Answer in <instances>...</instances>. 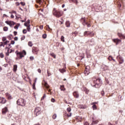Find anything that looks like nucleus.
<instances>
[{
    "mask_svg": "<svg viewBox=\"0 0 125 125\" xmlns=\"http://www.w3.org/2000/svg\"><path fill=\"white\" fill-rule=\"evenodd\" d=\"M93 81V83H91V85L92 86H93L94 87H96V88H98L99 87H100L101 86V83H102V81L100 79H96L95 77H93L92 78Z\"/></svg>",
    "mask_w": 125,
    "mask_h": 125,
    "instance_id": "1",
    "label": "nucleus"
},
{
    "mask_svg": "<svg viewBox=\"0 0 125 125\" xmlns=\"http://www.w3.org/2000/svg\"><path fill=\"white\" fill-rule=\"evenodd\" d=\"M53 14L54 16H56V17L59 18V17L62 16V12L58 11L56 10V9L54 8L53 10Z\"/></svg>",
    "mask_w": 125,
    "mask_h": 125,
    "instance_id": "2",
    "label": "nucleus"
},
{
    "mask_svg": "<svg viewBox=\"0 0 125 125\" xmlns=\"http://www.w3.org/2000/svg\"><path fill=\"white\" fill-rule=\"evenodd\" d=\"M17 104L18 105H20L21 106H22V107L25 106L26 105V103L25 102V101L23 99H19L17 101Z\"/></svg>",
    "mask_w": 125,
    "mask_h": 125,
    "instance_id": "3",
    "label": "nucleus"
},
{
    "mask_svg": "<svg viewBox=\"0 0 125 125\" xmlns=\"http://www.w3.org/2000/svg\"><path fill=\"white\" fill-rule=\"evenodd\" d=\"M41 113H42V109L41 108V107H36L34 110L35 115H36V116H39V115H40Z\"/></svg>",
    "mask_w": 125,
    "mask_h": 125,
    "instance_id": "4",
    "label": "nucleus"
},
{
    "mask_svg": "<svg viewBox=\"0 0 125 125\" xmlns=\"http://www.w3.org/2000/svg\"><path fill=\"white\" fill-rule=\"evenodd\" d=\"M16 53L17 56L19 59H22V58H23V57H24V55H23L22 54L21 52H18V51H16Z\"/></svg>",
    "mask_w": 125,
    "mask_h": 125,
    "instance_id": "5",
    "label": "nucleus"
},
{
    "mask_svg": "<svg viewBox=\"0 0 125 125\" xmlns=\"http://www.w3.org/2000/svg\"><path fill=\"white\" fill-rule=\"evenodd\" d=\"M117 58L120 64H123V63H124V59L123 58V57H122L121 56H118V57H117Z\"/></svg>",
    "mask_w": 125,
    "mask_h": 125,
    "instance_id": "6",
    "label": "nucleus"
},
{
    "mask_svg": "<svg viewBox=\"0 0 125 125\" xmlns=\"http://www.w3.org/2000/svg\"><path fill=\"white\" fill-rule=\"evenodd\" d=\"M6 24H7V25H9L10 26L12 27V25H15V22H14L13 21H5Z\"/></svg>",
    "mask_w": 125,
    "mask_h": 125,
    "instance_id": "7",
    "label": "nucleus"
},
{
    "mask_svg": "<svg viewBox=\"0 0 125 125\" xmlns=\"http://www.w3.org/2000/svg\"><path fill=\"white\" fill-rule=\"evenodd\" d=\"M6 103V100L3 97H0V103L1 104H5Z\"/></svg>",
    "mask_w": 125,
    "mask_h": 125,
    "instance_id": "8",
    "label": "nucleus"
},
{
    "mask_svg": "<svg viewBox=\"0 0 125 125\" xmlns=\"http://www.w3.org/2000/svg\"><path fill=\"white\" fill-rule=\"evenodd\" d=\"M73 94L75 98H79L80 97V94H79V92L78 91H74Z\"/></svg>",
    "mask_w": 125,
    "mask_h": 125,
    "instance_id": "9",
    "label": "nucleus"
},
{
    "mask_svg": "<svg viewBox=\"0 0 125 125\" xmlns=\"http://www.w3.org/2000/svg\"><path fill=\"white\" fill-rule=\"evenodd\" d=\"M7 111L8 110L7 109V107H5L2 109V115H5L6 114Z\"/></svg>",
    "mask_w": 125,
    "mask_h": 125,
    "instance_id": "10",
    "label": "nucleus"
},
{
    "mask_svg": "<svg viewBox=\"0 0 125 125\" xmlns=\"http://www.w3.org/2000/svg\"><path fill=\"white\" fill-rule=\"evenodd\" d=\"M112 41L114 42H115L117 45L119 44V42H121V40L118 39H113Z\"/></svg>",
    "mask_w": 125,
    "mask_h": 125,
    "instance_id": "11",
    "label": "nucleus"
},
{
    "mask_svg": "<svg viewBox=\"0 0 125 125\" xmlns=\"http://www.w3.org/2000/svg\"><path fill=\"white\" fill-rule=\"evenodd\" d=\"M118 35L119 36V37L120 38V39H123V40H125V36L124 35V34H122V33H118Z\"/></svg>",
    "mask_w": 125,
    "mask_h": 125,
    "instance_id": "12",
    "label": "nucleus"
},
{
    "mask_svg": "<svg viewBox=\"0 0 125 125\" xmlns=\"http://www.w3.org/2000/svg\"><path fill=\"white\" fill-rule=\"evenodd\" d=\"M65 26L66 27H67V28H69L70 27V21H67L66 22H65Z\"/></svg>",
    "mask_w": 125,
    "mask_h": 125,
    "instance_id": "13",
    "label": "nucleus"
},
{
    "mask_svg": "<svg viewBox=\"0 0 125 125\" xmlns=\"http://www.w3.org/2000/svg\"><path fill=\"white\" fill-rule=\"evenodd\" d=\"M83 26L87 25V27H88V28L90 27V24L88 23V22H86V21H85V22H83Z\"/></svg>",
    "mask_w": 125,
    "mask_h": 125,
    "instance_id": "14",
    "label": "nucleus"
},
{
    "mask_svg": "<svg viewBox=\"0 0 125 125\" xmlns=\"http://www.w3.org/2000/svg\"><path fill=\"white\" fill-rule=\"evenodd\" d=\"M32 51L33 52H37V51H39V49L36 47H33Z\"/></svg>",
    "mask_w": 125,
    "mask_h": 125,
    "instance_id": "15",
    "label": "nucleus"
},
{
    "mask_svg": "<svg viewBox=\"0 0 125 125\" xmlns=\"http://www.w3.org/2000/svg\"><path fill=\"white\" fill-rule=\"evenodd\" d=\"M6 96L7 97L8 99H11L12 96L8 93H6Z\"/></svg>",
    "mask_w": 125,
    "mask_h": 125,
    "instance_id": "16",
    "label": "nucleus"
},
{
    "mask_svg": "<svg viewBox=\"0 0 125 125\" xmlns=\"http://www.w3.org/2000/svg\"><path fill=\"white\" fill-rule=\"evenodd\" d=\"M84 74L85 75V76H88L89 74V71L85 70L84 71Z\"/></svg>",
    "mask_w": 125,
    "mask_h": 125,
    "instance_id": "17",
    "label": "nucleus"
},
{
    "mask_svg": "<svg viewBox=\"0 0 125 125\" xmlns=\"http://www.w3.org/2000/svg\"><path fill=\"white\" fill-rule=\"evenodd\" d=\"M28 45L29 46H30V47H32L33 46V43L32 42L30 41L28 42Z\"/></svg>",
    "mask_w": 125,
    "mask_h": 125,
    "instance_id": "18",
    "label": "nucleus"
},
{
    "mask_svg": "<svg viewBox=\"0 0 125 125\" xmlns=\"http://www.w3.org/2000/svg\"><path fill=\"white\" fill-rule=\"evenodd\" d=\"M44 86L45 87H46V88H49V85H48V84H47V83L46 82L44 83Z\"/></svg>",
    "mask_w": 125,
    "mask_h": 125,
    "instance_id": "19",
    "label": "nucleus"
},
{
    "mask_svg": "<svg viewBox=\"0 0 125 125\" xmlns=\"http://www.w3.org/2000/svg\"><path fill=\"white\" fill-rule=\"evenodd\" d=\"M3 31H4V32H7V31H8V27L4 26L3 27Z\"/></svg>",
    "mask_w": 125,
    "mask_h": 125,
    "instance_id": "20",
    "label": "nucleus"
},
{
    "mask_svg": "<svg viewBox=\"0 0 125 125\" xmlns=\"http://www.w3.org/2000/svg\"><path fill=\"white\" fill-rule=\"evenodd\" d=\"M60 89L61 90H62L63 91H64L65 90V88L64 87V85H61Z\"/></svg>",
    "mask_w": 125,
    "mask_h": 125,
    "instance_id": "21",
    "label": "nucleus"
},
{
    "mask_svg": "<svg viewBox=\"0 0 125 125\" xmlns=\"http://www.w3.org/2000/svg\"><path fill=\"white\" fill-rule=\"evenodd\" d=\"M13 69L14 72H16V71L17 70V65H14Z\"/></svg>",
    "mask_w": 125,
    "mask_h": 125,
    "instance_id": "22",
    "label": "nucleus"
},
{
    "mask_svg": "<svg viewBox=\"0 0 125 125\" xmlns=\"http://www.w3.org/2000/svg\"><path fill=\"white\" fill-rule=\"evenodd\" d=\"M85 21V19H84V18H82L81 19V22L82 23V24H83V23H84Z\"/></svg>",
    "mask_w": 125,
    "mask_h": 125,
    "instance_id": "23",
    "label": "nucleus"
},
{
    "mask_svg": "<svg viewBox=\"0 0 125 125\" xmlns=\"http://www.w3.org/2000/svg\"><path fill=\"white\" fill-rule=\"evenodd\" d=\"M90 69V67H89V66L87 65L85 67V70L89 71Z\"/></svg>",
    "mask_w": 125,
    "mask_h": 125,
    "instance_id": "24",
    "label": "nucleus"
},
{
    "mask_svg": "<svg viewBox=\"0 0 125 125\" xmlns=\"http://www.w3.org/2000/svg\"><path fill=\"white\" fill-rule=\"evenodd\" d=\"M64 36H62L61 37V41H62V42H65V40H64Z\"/></svg>",
    "mask_w": 125,
    "mask_h": 125,
    "instance_id": "25",
    "label": "nucleus"
},
{
    "mask_svg": "<svg viewBox=\"0 0 125 125\" xmlns=\"http://www.w3.org/2000/svg\"><path fill=\"white\" fill-rule=\"evenodd\" d=\"M45 97H46V96L45 95V94H44L42 97L41 98V101H42V100H44Z\"/></svg>",
    "mask_w": 125,
    "mask_h": 125,
    "instance_id": "26",
    "label": "nucleus"
},
{
    "mask_svg": "<svg viewBox=\"0 0 125 125\" xmlns=\"http://www.w3.org/2000/svg\"><path fill=\"white\" fill-rule=\"evenodd\" d=\"M92 108L93 110H96L97 109V106H96V105L93 104V105L92 106Z\"/></svg>",
    "mask_w": 125,
    "mask_h": 125,
    "instance_id": "27",
    "label": "nucleus"
},
{
    "mask_svg": "<svg viewBox=\"0 0 125 125\" xmlns=\"http://www.w3.org/2000/svg\"><path fill=\"white\" fill-rule=\"evenodd\" d=\"M52 118L53 119V120H55V119H56V118H57V115H56V114H55L53 115Z\"/></svg>",
    "mask_w": 125,
    "mask_h": 125,
    "instance_id": "28",
    "label": "nucleus"
},
{
    "mask_svg": "<svg viewBox=\"0 0 125 125\" xmlns=\"http://www.w3.org/2000/svg\"><path fill=\"white\" fill-rule=\"evenodd\" d=\"M50 55L51 56L53 57V58H56V56L55 55V54H54V53H51Z\"/></svg>",
    "mask_w": 125,
    "mask_h": 125,
    "instance_id": "29",
    "label": "nucleus"
},
{
    "mask_svg": "<svg viewBox=\"0 0 125 125\" xmlns=\"http://www.w3.org/2000/svg\"><path fill=\"white\" fill-rule=\"evenodd\" d=\"M47 35L46 34H44L42 35V38L43 39H46Z\"/></svg>",
    "mask_w": 125,
    "mask_h": 125,
    "instance_id": "30",
    "label": "nucleus"
},
{
    "mask_svg": "<svg viewBox=\"0 0 125 125\" xmlns=\"http://www.w3.org/2000/svg\"><path fill=\"white\" fill-rule=\"evenodd\" d=\"M37 2L38 3H39L40 4H42V0H37Z\"/></svg>",
    "mask_w": 125,
    "mask_h": 125,
    "instance_id": "31",
    "label": "nucleus"
},
{
    "mask_svg": "<svg viewBox=\"0 0 125 125\" xmlns=\"http://www.w3.org/2000/svg\"><path fill=\"white\" fill-rule=\"evenodd\" d=\"M47 73L48 77H50V76H51V73H50L48 70H47Z\"/></svg>",
    "mask_w": 125,
    "mask_h": 125,
    "instance_id": "32",
    "label": "nucleus"
},
{
    "mask_svg": "<svg viewBox=\"0 0 125 125\" xmlns=\"http://www.w3.org/2000/svg\"><path fill=\"white\" fill-rule=\"evenodd\" d=\"M32 86H33V89H36V83H33Z\"/></svg>",
    "mask_w": 125,
    "mask_h": 125,
    "instance_id": "33",
    "label": "nucleus"
},
{
    "mask_svg": "<svg viewBox=\"0 0 125 125\" xmlns=\"http://www.w3.org/2000/svg\"><path fill=\"white\" fill-rule=\"evenodd\" d=\"M88 31H85L84 32V36L85 37L86 36H88Z\"/></svg>",
    "mask_w": 125,
    "mask_h": 125,
    "instance_id": "34",
    "label": "nucleus"
},
{
    "mask_svg": "<svg viewBox=\"0 0 125 125\" xmlns=\"http://www.w3.org/2000/svg\"><path fill=\"white\" fill-rule=\"evenodd\" d=\"M31 25H29L28 26H27V30H28V32H30V30H31V28H30V26Z\"/></svg>",
    "mask_w": 125,
    "mask_h": 125,
    "instance_id": "35",
    "label": "nucleus"
},
{
    "mask_svg": "<svg viewBox=\"0 0 125 125\" xmlns=\"http://www.w3.org/2000/svg\"><path fill=\"white\" fill-rule=\"evenodd\" d=\"M22 55H23V54H24V55H26V54H27V53H26V51L25 50H23L22 52H21Z\"/></svg>",
    "mask_w": 125,
    "mask_h": 125,
    "instance_id": "36",
    "label": "nucleus"
},
{
    "mask_svg": "<svg viewBox=\"0 0 125 125\" xmlns=\"http://www.w3.org/2000/svg\"><path fill=\"white\" fill-rule=\"evenodd\" d=\"M60 72H61V73H65V70L64 69H60Z\"/></svg>",
    "mask_w": 125,
    "mask_h": 125,
    "instance_id": "37",
    "label": "nucleus"
},
{
    "mask_svg": "<svg viewBox=\"0 0 125 125\" xmlns=\"http://www.w3.org/2000/svg\"><path fill=\"white\" fill-rule=\"evenodd\" d=\"M9 41H6L4 42V45H6V44H7V43H9Z\"/></svg>",
    "mask_w": 125,
    "mask_h": 125,
    "instance_id": "38",
    "label": "nucleus"
},
{
    "mask_svg": "<svg viewBox=\"0 0 125 125\" xmlns=\"http://www.w3.org/2000/svg\"><path fill=\"white\" fill-rule=\"evenodd\" d=\"M3 42H1L0 43V47H1V46H3V47H4V45H3Z\"/></svg>",
    "mask_w": 125,
    "mask_h": 125,
    "instance_id": "39",
    "label": "nucleus"
},
{
    "mask_svg": "<svg viewBox=\"0 0 125 125\" xmlns=\"http://www.w3.org/2000/svg\"><path fill=\"white\" fill-rule=\"evenodd\" d=\"M89 92V90L87 89H85V93L86 94H88V93Z\"/></svg>",
    "mask_w": 125,
    "mask_h": 125,
    "instance_id": "40",
    "label": "nucleus"
},
{
    "mask_svg": "<svg viewBox=\"0 0 125 125\" xmlns=\"http://www.w3.org/2000/svg\"><path fill=\"white\" fill-rule=\"evenodd\" d=\"M25 38H26V37L25 36H23V37H22L21 39V41H24V40H25Z\"/></svg>",
    "mask_w": 125,
    "mask_h": 125,
    "instance_id": "41",
    "label": "nucleus"
},
{
    "mask_svg": "<svg viewBox=\"0 0 125 125\" xmlns=\"http://www.w3.org/2000/svg\"><path fill=\"white\" fill-rule=\"evenodd\" d=\"M67 112H71V108L68 107L67 108Z\"/></svg>",
    "mask_w": 125,
    "mask_h": 125,
    "instance_id": "42",
    "label": "nucleus"
},
{
    "mask_svg": "<svg viewBox=\"0 0 125 125\" xmlns=\"http://www.w3.org/2000/svg\"><path fill=\"white\" fill-rule=\"evenodd\" d=\"M4 57V56L3 55V54H2V53L0 54V57L1 58H3Z\"/></svg>",
    "mask_w": 125,
    "mask_h": 125,
    "instance_id": "43",
    "label": "nucleus"
},
{
    "mask_svg": "<svg viewBox=\"0 0 125 125\" xmlns=\"http://www.w3.org/2000/svg\"><path fill=\"white\" fill-rule=\"evenodd\" d=\"M21 4L22 5V6H25V3L24 2H21Z\"/></svg>",
    "mask_w": 125,
    "mask_h": 125,
    "instance_id": "44",
    "label": "nucleus"
},
{
    "mask_svg": "<svg viewBox=\"0 0 125 125\" xmlns=\"http://www.w3.org/2000/svg\"><path fill=\"white\" fill-rule=\"evenodd\" d=\"M2 42H5V41H6V38L3 37L2 39Z\"/></svg>",
    "mask_w": 125,
    "mask_h": 125,
    "instance_id": "45",
    "label": "nucleus"
},
{
    "mask_svg": "<svg viewBox=\"0 0 125 125\" xmlns=\"http://www.w3.org/2000/svg\"><path fill=\"white\" fill-rule=\"evenodd\" d=\"M22 33H23V34H26L27 31H26V29H23L22 31Z\"/></svg>",
    "mask_w": 125,
    "mask_h": 125,
    "instance_id": "46",
    "label": "nucleus"
},
{
    "mask_svg": "<svg viewBox=\"0 0 125 125\" xmlns=\"http://www.w3.org/2000/svg\"><path fill=\"white\" fill-rule=\"evenodd\" d=\"M101 94L102 96H104V94H105V92H104V91H102Z\"/></svg>",
    "mask_w": 125,
    "mask_h": 125,
    "instance_id": "47",
    "label": "nucleus"
},
{
    "mask_svg": "<svg viewBox=\"0 0 125 125\" xmlns=\"http://www.w3.org/2000/svg\"><path fill=\"white\" fill-rule=\"evenodd\" d=\"M51 102L54 103V102H55V99H54V98H52L51 99Z\"/></svg>",
    "mask_w": 125,
    "mask_h": 125,
    "instance_id": "48",
    "label": "nucleus"
},
{
    "mask_svg": "<svg viewBox=\"0 0 125 125\" xmlns=\"http://www.w3.org/2000/svg\"><path fill=\"white\" fill-rule=\"evenodd\" d=\"M18 28H19V26L16 25L14 26V29H16L17 30L18 29Z\"/></svg>",
    "mask_w": 125,
    "mask_h": 125,
    "instance_id": "49",
    "label": "nucleus"
},
{
    "mask_svg": "<svg viewBox=\"0 0 125 125\" xmlns=\"http://www.w3.org/2000/svg\"><path fill=\"white\" fill-rule=\"evenodd\" d=\"M15 43V42L14 41H11V44H14Z\"/></svg>",
    "mask_w": 125,
    "mask_h": 125,
    "instance_id": "50",
    "label": "nucleus"
},
{
    "mask_svg": "<svg viewBox=\"0 0 125 125\" xmlns=\"http://www.w3.org/2000/svg\"><path fill=\"white\" fill-rule=\"evenodd\" d=\"M26 23L27 24V25H30V20H27Z\"/></svg>",
    "mask_w": 125,
    "mask_h": 125,
    "instance_id": "51",
    "label": "nucleus"
},
{
    "mask_svg": "<svg viewBox=\"0 0 125 125\" xmlns=\"http://www.w3.org/2000/svg\"><path fill=\"white\" fill-rule=\"evenodd\" d=\"M40 29L41 30H42V29H43V25H41V26H40Z\"/></svg>",
    "mask_w": 125,
    "mask_h": 125,
    "instance_id": "52",
    "label": "nucleus"
},
{
    "mask_svg": "<svg viewBox=\"0 0 125 125\" xmlns=\"http://www.w3.org/2000/svg\"><path fill=\"white\" fill-rule=\"evenodd\" d=\"M24 25L25 27H27V26H29V25H28L27 23H26V22H25V23H24Z\"/></svg>",
    "mask_w": 125,
    "mask_h": 125,
    "instance_id": "53",
    "label": "nucleus"
},
{
    "mask_svg": "<svg viewBox=\"0 0 125 125\" xmlns=\"http://www.w3.org/2000/svg\"><path fill=\"white\" fill-rule=\"evenodd\" d=\"M18 87V88L20 90H21V91H23V89H22V88H20V87Z\"/></svg>",
    "mask_w": 125,
    "mask_h": 125,
    "instance_id": "54",
    "label": "nucleus"
},
{
    "mask_svg": "<svg viewBox=\"0 0 125 125\" xmlns=\"http://www.w3.org/2000/svg\"><path fill=\"white\" fill-rule=\"evenodd\" d=\"M84 125H89V124L88 122H85Z\"/></svg>",
    "mask_w": 125,
    "mask_h": 125,
    "instance_id": "55",
    "label": "nucleus"
},
{
    "mask_svg": "<svg viewBox=\"0 0 125 125\" xmlns=\"http://www.w3.org/2000/svg\"><path fill=\"white\" fill-rule=\"evenodd\" d=\"M30 60H31V61L34 60V57H33V56L30 57Z\"/></svg>",
    "mask_w": 125,
    "mask_h": 125,
    "instance_id": "56",
    "label": "nucleus"
},
{
    "mask_svg": "<svg viewBox=\"0 0 125 125\" xmlns=\"http://www.w3.org/2000/svg\"><path fill=\"white\" fill-rule=\"evenodd\" d=\"M72 1H73V2H75L77 3L78 2V0H71Z\"/></svg>",
    "mask_w": 125,
    "mask_h": 125,
    "instance_id": "57",
    "label": "nucleus"
},
{
    "mask_svg": "<svg viewBox=\"0 0 125 125\" xmlns=\"http://www.w3.org/2000/svg\"><path fill=\"white\" fill-rule=\"evenodd\" d=\"M14 40H15V41H18V37H15Z\"/></svg>",
    "mask_w": 125,
    "mask_h": 125,
    "instance_id": "58",
    "label": "nucleus"
},
{
    "mask_svg": "<svg viewBox=\"0 0 125 125\" xmlns=\"http://www.w3.org/2000/svg\"><path fill=\"white\" fill-rule=\"evenodd\" d=\"M38 72H39L40 73H42V70H41V69H38Z\"/></svg>",
    "mask_w": 125,
    "mask_h": 125,
    "instance_id": "59",
    "label": "nucleus"
},
{
    "mask_svg": "<svg viewBox=\"0 0 125 125\" xmlns=\"http://www.w3.org/2000/svg\"><path fill=\"white\" fill-rule=\"evenodd\" d=\"M72 116V113H69V114H67V117H71Z\"/></svg>",
    "mask_w": 125,
    "mask_h": 125,
    "instance_id": "60",
    "label": "nucleus"
},
{
    "mask_svg": "<svg viewBox=\"0 0 125 125\" xmlns=\"http://www.w3.org/2000/svg\"><path fill=\"white\" fill-rule=\"evenodd\" d=\"M14 36H16V35H17V31H14Z\"/></svg>",
    "mask_w": 125,
    "mask_h": 125,
    "instance_id": "61",
    "label": "nucleus"
},
{
    "mask_svg": "<svg viewBox=\"0 0 125 125\" xmlns=\"http://www.w3.org/2000/svg\"><path fill=\"white\" fill-rule=\"evenodd\" d=\"M46 27H48V29H49V30H52V29H51V28H50V27H49V25H46Z\"/></svg>",
    "mask_w": 125,
    "mask_h": 125,
    "instance_id": "62",
    "label": "nucleus"
},
{
    "mask_svg": "<svg viewBox=\"0 0 125 125\" xmlns=\"http://www.w3.org/2000/svg\"><path fill=\"white\" fill-rule=\"evenodd\" d=\"M9 53H6V56H9Z\"/></svg>",
    "mask_w": 125,
    "mask_h": 125,
    "instance_id": "63",
    "label": "nucleus"
},
{
    "mask_svg": "<svg viewBox=\"0 0 125 125\" xmlns=\"http://www.w3.org/2000/svg\"><path fill=\"white\" fill-rule=\"evenodd\" d=\"M91 34H92V32H89L88 31V36L89 35H91Z\"/></svg>",
    "mask_w": 125,
    "mask_h": 125,
    "instance_id": "64",
    "label": "nucleus"
}]
</instances>
